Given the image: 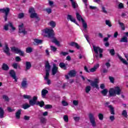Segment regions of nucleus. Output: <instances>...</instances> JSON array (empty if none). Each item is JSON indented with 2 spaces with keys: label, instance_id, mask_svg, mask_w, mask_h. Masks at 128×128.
Returning <instances> with one entry per match:
<instances>
[{
  "label": "nucleus",
  "instance_id": "f257e3e1",
  "mask_svg": "<svg viewBox=\"0 0 128 128\" xmlns=\"http://www.w3.org/2000/svg\"><path fill=\"white\" fill-rule=\"evenodd\" d=\"M44 33L46 34V38H52V42L56 44V46H60V42L56 40V38L54 37V31L52 29H50L46 28L44 30Z\"/></svg>",
  "mask_w": 128,
  "mask_h": 128
},
{
  "label": "nucleus",
  "instance_id": "f03ea898",
  "mask_svg": "<svg viewBox=\"0 0 128 128\" xmlns=\"http://www.w3.org/2000/svg\"><path fill=\"white\" fill-rule=\"evenodd\" d=\"M38 96H33L32 99L29 100V104H30L32 106H38L40 108H43L44 106V100L38 101Z\"/></svg>",
  "mask_w": 128,
  "mask_h": 128
},
{
  "label": "nucleus",
  "instance_id": "7ed1b4c3",
  "mask_svg": "<svg viewBox=\"0 0 128 128\" xmlns=\"http://www.w3.org/2000/svg\"><path fill=\"white\" fill-rule=\"evenodd\" d=\"M76 18L78 22H80L81 20L82 22L83 28L85 30H86V29L88 28V24H86V20L82 18V16L80 14V13H76Z\"/></svg>",
  "mask_w": 128,
  "mask_h": 128
},
{
  "label": "nucleus",
  "instance_id": "20e7f679",
  "mask_svg": "<svg viewBox=\"0 0 128 128\" xmlns=\"http://www.w3.org/2000/svg\"><path fill=\"white\" fill-rule=\"evenodd\" d=\"M10 10L9 8H0V12L5 14L4 16V22H8V16Z\"/></svg>",
  "mask_w": 128,
  "mask_h": 128
},
{
  "label": "nucleus",
  "instance_id": "39448f33",
  "mask_svg": "<svg viewBox=\"0 0 128 128\" xmlns=\"http://www.w3.org/2000/svg\"><path fill=\"white\" fill-rule=\"evenodd\" d=\"M11 51L12 52H15L16 54H19V56H24V52L20 50V49H18V48H16V46L11 47Z\"/></svg>",
  "mask_w": 128,
  "mask_h": 128
},
{
  "label": "nucleus",
  "instance_id": "423d86ee",
  "mask_svg": "<svg viewBox=\"0 0 128 128\" xmlns=\"http://www.w3.org/2000/svg\"><path fill=\"white\" fill-rule=\"evenodd\" d=\"M93 48V50L96 54L95 55V56L96 58H98V52L100 54H102L104 52V49L100 48V46H96L94 45L92 46Z\"/></svg>",
  "mask_w": 128,
  "mask_h": 128
},
{
  "label": "nucleus",
  "instance_id": "0eeeda50",
  "mask_svg": "<svg viewBox=\"0 0 128 128\" xmlns=\"http://www.w3.org/2000/svg\"><path fill=\"white\" fill-rule=\"evenodd\" d=\"M90 122L92 124V126L94 127L96 126V118H94V116L92 113H90L88 115Z\"/></svg>",
  "mask_w": 128,
  "mask_h": 128
},
{
  "label": "nucleus",
  "instance_id": "6e6552de",
  "mask_svg": "<svg viewBox=\"0 0 128 128\" xmlns=\"http://www.w3.org/2000/svg\"><path fill=\"white\" fill-rule=\"evenodd\" d=\"M45 68H46V74L47 76L50 74V64L48 60L45 62Z\"/></svg>",
  "mask_w": 128,
  "mask_h": 128
},
{
  "label": "nucleus",
  "instance_id": "1a4fd4ad",
  "mask_svg": "<svg viewBox=\"0 0 128 128\" xmlns=\"http://www.w3.org/2000/svg\"><path fill=\"white\" fill-rule=\"evenodd\" d=\"M108 104H110V102H106L105 104L106 106L110 108V110L111 114H114V107L112 106V105H108Z\"/></svg>",
  "mask_w": 128,
  "mask_h": 128
},
{
  "label": "nucleus",
  "instance_id": "9d476101",
  "mask_svg": "<svg viewBox=\"0 0 128 128\" xmlns=\"http://www.w3.org/2000/svg\"><path fill=\"white\" fill-rule=\"evenodd\" d=\"M19 28V32L20 34H23L26 35L28 34V32L24 28V24H22L18 26Z\"/></svg>",
  "mask_w": 128,
  "mask_h": 128
},
{
  "label": "nucleus",
  "instance_id": "9b49d317",
  "mask_svg": "<svg viewBox=\"0 0 128 128\" xmlns=\"http://www.w3.org/2000/svg\"><path fill=\"white\" fill-rule=\"evenodd\" d=\"M28 84L26 78H24L21 82L20 88H28Z\"/></svg>",
  "mask_w": 128,
  "mask_h": 128
},
{
  "label": "nucleus",
  "instance_id": "f8f14e48",
  "mask_svg": "<svg viewBox=\"0 0 128 128\" xmlns=\"http://www.w3.org/2000/svg\"><path fill=\"white\" fill-rule=\"evenodd\" d=\"M9 74H10V76L14 80L15 82H18V79H16V72H14V70H10Z\"/></svg>",
  "mask_w": 128,
  "mask_h": 128
},
{
  "label": "nucleus",
  "instance_id": "ddd939ff",
  "mask_svg": "<svg viewBox=\"0 0 128 128\" xmlns=\"http://www.w3.org/2000/svg\"><path fill=\"white\" fill-rule=\"evenodd\" d=\"M67 20H70V22H74V24H76V26H80V24H78V22H76V19H74L72 15L68 14L67 16Z\"/></svg>",
  "mask_w": 128,
  "mask_h": 128
},
{
  "label": "nucleus",
  "instance_id": "4468645a",
  "mask_svg": "<svg viewBox=\"0 0 128 128\" xmlns=\"http://www.w3.org/2000/svg\"><path fill=\"white\" fill-rule=\"evenodd\" d=\"M58 72V68L56 66V64H53V67L52 70V76H55Z\"/></svg>",
  "mask_w": 128,
  "mask_h": 128
},
{
  "label": "nucleus",
  "instance_id": "2eb2a0df",
  "mask_svg": "<svg viewBox=\"0 0 128 128\" xmlns=\"http://www.w3.org/2000/svg\"><path fill=\"white\" fill-rule=\"evenodd\" d=\"M4 52L6 54L7 56H10V48L8 47V44H5L4 48L3 49Z\"/></svg>",
  "mask_w": 128,
  "mask_h": 128
},
{
  "label": "nucleus",
  "instance_id": "dca6fc26",
  "mask_svg": "<svg viewBox=\"0 0 128 128\" xmlns=\"http://www.w3.org/2000/svg\"><path fill=\"white\" fill-rule=\"evenodd\" d=\"M68 46H74L77 50H80V45H78V44L74 42H70V43H68Z\"/></svg>",
  "mask_w": 128,
  "mask_h": 128
},
{
  "label": "nucleus",
  "instance_id": "f3484780",
  "mask_svg": "<svg viewBox=\"0 0 128 128\" xmlns=\"http://www.w3.org/2000/svg\"><path fill=\"white\" fill-rule=\"evenodd\" d=\"M100 68V64H97L94 66L93 68H91L90 70V72H96V70H98Z\"/></svg>",
  "mask_w": 128,
  "mask_h": 128
},
{
  "label": "nucleus",
  "instance_id": "a211bd4d",
  "mask_svg": "<svg viewBox=\"0 0 128 128\" xmlns=\"http://www.w3.org/2000/svg\"><path fill=\"white\" fill-rule=\"evenodd\" d=\"M114 91L115 92V96H120V92H122V90H120V88L119 86H116L114 88Z\"/></svg>",
  "mask_w": 128,
  "mask_h": 128
},
{
  "label": "nucleus",
  "instance_id": "6ab92c4d",
  "mask_svg": "<svg viewBox=\"0 0 128 128\" xmlns=\"http://www.w3.org/2000/svg\"><path fill=\"white\" fill-rule=\"evenodd\" d=\"M98 79H96V80H95L91 83V86L93 88H96L98 90V88H98Z\"/></svg>",
  "mask_w": 128,
  "mask_h": 128
},
{
  "label": "nucleus",
  "instance_id": "aec40b11",
  "mask_svg": "<svg viewBox=\"0 0 128 128\" xmlns=\"http://www.w3.org/2000/svg\"><path fill=\"white\" fill-rule=\"evenodd\" d=\"M20 114H22V109H19L15 114L16 118L17 120H20Z\"/></svg>",
  "mask_w": 128,
  "mask_h": 128
},
{
  "label": "nucleus",
  "instance_id": "412c9836",
  "mask_svg": "<svg viewBox=\"0 0 128 128\" xmlns=\"http://www.w3.org/2000/svg\"><path fill=\"white\" fill-rule=\"evenodd\" d=\"M30 68H32V64L30 62H26V68L25 70H30Z\"/></svg>",
  "mask_w": 128,
  "mask_h": 128
},
{
  "label": "nucleus",
  "instance_id": "4be33fe9",
  "mask_svg": "<svg viewBox=\"0 0 128 128\" xmlns=\"http://www.w3.org/2000/svg\"><path fill=\"white\" fill-rule=\"evenodd\" d=\"M109 96H116V94L114 92V88H110L109 90Z\"/></svg>",
  "mask_w": 128,
  "mask_h": 128
},
{
  "label": "nucleus",
  "instance_id": "5701e85b",
  "mask_svg": "<svg viewBox=\"0 0 128 128\" xmlns=\"http://www.w3.org/2000/svg\"><path fill=\"white\" fill-rule=\"evenodd\" d=\"M48 78H50V73H48V75L46 74V76L44 78V80H47V84H48V86H50V84L51 83V82H50V80L48 79Z\"/></svg>",
  "mask_w": 128,
  "mask_h": 128
},
{
  "label": "nucleus",
  "instance_id": "b1692460",
  "mask_svg": "<svg viewBox=\"0 0 128 128\" xmlns=\"http://www.w3.org/2000/svg\"><path fill=\"white\" fill-rule=\"evenodd\" d=\"M47 94H48V91L47 90L43 89L42 91V96L43 98H46V96Z\"/></svg>",
  "mask_w": 128,
  "mask_h": 128
},
{
  "label": "nucleus",
  "instance_id": "393cba45",
  "mask_svg": "<svg viewBox=\"0 0 128 128\" xmlns=\"http://www.w3.org/2000/svg\"><path fill=\"white\" fill-rule=\"evenodd\" d=\"M68 75L71 78H72V77H74V76H75L76 75V72L74 70H71L68 72Z\"/></svg>",
  "mask_w": 128,
  "mask_h": 128
},
{
  "label": "nucleus",
  "instance_id": "a878e982",
  "mask_svg": "<svg viewBox=\"0 0 128 128\" xmlns=\"http://www.w3.org/2000/svg\"><path fill=\"white\" fill-rule=\"evenodd\" d=\"M118 58L120 60H121L122 62H123V64H126V66L128 65V62L126 60L124 59V58H122V56L118 55Z\"/></svg>",
  "mask_w": 128,
  "mask_h": 128
},
{
  "label": "nucleus",
  "instance_id": "bb28decb",
  "mask_svg": "<svg viewBox=\"0 0 128 128\" xmlns=\"http://www.w3.org/2000/svg\"><path fill=\"white\" fill-rule=\"evenodd\" d=\"M2 70H10V67H8V64L4 63L2 66Z\"/></svg>",
  "mask_w": 128,
  "mask_h": 128
},
{
  "label": "nucleus",
  "instance_id": "cd10ccee",
  "mask_svg": "<svg viewBox=\"0 0 128 128\" xmlns=\"http://www.w3.org/2000/svg\"><path fill=\"white\" fill-rule=\"evenodd\" d=\"M59 66L61 68H63L64 70H67L66 66V64L64 62H60L59 64Z\"/></svg>",
  "mask_w": 128,
  "mask_h": 128
},
{
  "label": "nucleus",
  "instance_id": "c85d7f7f",
  "mask_svg": "<svg viewBox=\"0 0 128 128\" xmlns=\"http://www.w3.org/2000/svg\"><path fill=\"white\" fill-rule=\"evenodd\" d=\"M4 114V110L2 108L0 107V118H3Z\"/></svg>",
  "mask_w": 128,
  "mask_h": 128
},
{
  "label": "nucleus",
  "instance_id": "c756f323",
  "mask_svg": "<svg viewBox=\"0 0 128 128\" xmlns=\"http://www.w3.org/2000/svg\"><path fill=\"white\" fill-rule=\"evenodd\" d=\"M72 6V8H76V6H78V4L74 2V0H70Z\"/></svg>",
  "mask_w": 128,
  "mask_h": 128
},
{
  "label": "nucleus",
  "instance_id": "7c9ffc66",
  "mask_svg": "<svg viewBox=\"0 0 128 128\" xmlns=\"http://www.w3.org/2000/svg\"><path fill=\"white\" fill-rule=\"evenodd\" d=\"M30 106H32L30 104H28L27 103L22 105V108L24 110H27L28 108H30Z\"/></svg>",
  "mask_w": 128,
  "mask_h": 128
},
{
  "label": "nucleus",
  "instance_id": "2f4dec72",
  "mask_svg": "<svg viewBox=\"0 0 128 128\" xmlns=\"http://www.w3.org/2000/svg\"><path fill=\"white\" fill-rule=\"evenodd\" d=\"M120 42H128V37L124 36L120 40Z\"/></svg>",
  "mask_w": 128,
  "mask_h": 128
},
{
  "label": "nucleus",
  "instance_id": "473e14b6",
  "mask_svg": "<svg viewBox=\"0 0 128 128\" xmlns=\"http://www.w3.org/2000/svg\"><path fill=\"white\" fill-rule=\"evenodd\" d=\"M118 23L120 24V26L121 27L122 30H125L126 27L124 26V24L123 22H122L120 21H118Z\"/></svg>",
  "mask_w": 128,
  "mask_h": 128
},
{
  "label": "nucleus",
  "instance_id": "72a5a7b5",
  "mask_svg": "<svg viewBox=\"0 0 128 128\" xmlns=\"http://www.w3.org/2000/svg\"><path fill=\"white\" fill-rule=\"evenodd\" d=\"M108 52H109L110 56H114L116 54V51H114V49H109L108 50Z\"/></svg>",
  "mask_w": 128,
  "mask_h": 128
},
{
  "label": "nucleus",
  "instance_id": "f704fd0d",
  "mask_svg": "<svg viewBox=\"0 0 128 128\" xmlns=\"http://www.w3.org/2000/svg\"><path fill=\"white\" fill-rule=\"evenodd\" d=\"M105 22H106V26H108L109 28H112V22H110V20H106Z\"/></svg>",
  "mask_w": 128,
  "mask_h": 128
},
{
  "label": "nucleus",
  "instance_id": "c9c22d12",
  "mask_svg": "<svg viewBox=\"0 0 128 128\" xmlns=\"http://www.w3.org/2000/svg\"><path fill=\"white\" fill-rule=\"evenodd\" d=\"M101 94L104 96H106V94H108V89H104L102 91H101Z\"/></svg>",
  "mask_w": 128,
  "mask_h": 128
},
{
  "label": "nucleus",
  "instance_id": "e433bc0d",
  "mask_svg": "<svg viewBox=\"0 0 128 128\" xmlns=\"http://www.w3.org/2000/svg\"><path fill=\"white\" fill-rule=\"evenodd\" d=\"M26 54H30V52H32V47H28L26 48Z\"/></svg>",
  "mask_w": 128,
  "mask_h": 128
},
{
  "label": "nucleus",
  "instance_id": "4c0bfd02",
  "mask_svg": "<svg viewBox=\"0 0 128 128\" xmlns=\"http://www.w3.org/2000/svg\"><path fill=\"white\" fill-rule=\"evenodd\" d=\"M2 98L4 100L5 102H10V98L6 95H3Z\"/></svg>",
  "mask_w": 128,
  "mask_h": 128
},
{
  "label": "nucleus",
  "instance_id": "58836bf2",
  "mask_svg": "<svg viewBox=\"0 0 128 128\" xmlns=\"http://www.w3.org/2000/svg\"><path fill=\"white\" fill-rule=\"evenodd\" d=\"M50 26H52L53 28H56V22H54V21L50 22Z\"/></svg>",
  "mask_w": 128,
  "mask_h": 128
},
{
  "label": "nucleus",
  "instance_id": "ea45409f",
  "mask_svg": "<svg viewBox=\"0 0 128 128\" xmlns=\"http://www.w3.org/2000/svg\"><path fill=\"white\" fill-rule=\"evenodd\" d=\"M122 114L124 118H128V112H126V110H124L122 112Z\"/></svg>",
  "mask_w": 128,
  "mask_h": 128
},
{
  "label": "nucleus",
  "instance_id": "a19ab883",
  "mask_svg": "<svg viewBox=\"0 0 128 128\" xmlns=\"http://www.w3.org/2000/svg\"><path fill=\"white\" fill-rule=\"evenodd\" d=\"M23 98L25 100H30V98H32V96L30 95L24 94L23 96Z\"/></svg>",
  "mask_w": 128,
  "mask_h": 128
},
{
  "label": "nucleus",
  "instance_id": "79ce46f5",
  "mask_svg": "<svg viewBox=\"0 0 128 128\" xmlns=\"http://www.w3.org/2000/svg\"><path fill=\"white\" fill-rule=\"evenodd\" d=\"M90 90H91L90 86H88L86 88V94H88V92H90Z\"/></svg>",
  "mask_w": 128,
  "mask_h": 128
},
{
  "label": "nucleus",
  "instance_id": "37998d69",
  "mask_svg": "<svg viewBox=\"0 0 128 128\" xmlns=\"http://www.w3.org/2000/svg\"><path fill=\"white\" fill-rule=\"evenodd\" d=\"M40 122H41V124H46V118H44V117H40Z\"/></svg>",
  "mask_w": 128,
  "mask_h": 128
},
{
  "label": "nucleus",
  "instance_id": "c03bdc74",
  "mask_svg": "<svg viewBox=\"0 0 128 128\" xmlns=\"http://www.w3.org/2000/svg\"><path fill=\"white\" fill-rule=\"evenodd\" d=\"M34 42H36V44H42V40L34 39Z\"/></svg>",
  "mask_w": 128,
  "mask_h": 128
},
{
  "label": "nucleus",
  "instance_id": "a18cd8bd",
  "mask_svg": "<svg viewBox=\"0 0 128 128\" xmlns=\"http://www.w3.org/2000/svg\"><path fill=\"white\" fill-rule=\"evenodd\" d=\"M37 16H38V14L36 13V12L32 13L30 14V18H36Z\"/></svg>",
  "mask_w": 128,
  "mask_h": 128
},
{
  "label": "nucleus",
  "instance_id": "49530a36",
  "mask_svg": "<svg viewBox=\"0 0 128 128\" xmlns=\"http://www.w3.org/2000/svg\"><path fill=\"white\" fill-rule=\"evenodd\" d=\"M98 118L100 120H104V114L102 113H100L98 115Z\"/></svg>",
  "mask_w": 128,
  "mask_h": 128
},
{
  "label": "nucleus",
  "instance_id": "de8ad7c7",
  "mask_svg": "<svg viewBox=\"0 0 128 128\" xmlns=\"http://www.w3.org/2000/svg\"><path fill=\"white\" fill-rule=\"evenodd\" d=\"M7 24H8V26H10L13 30H16V28L14 27V25L12 24V23L9 22Z\"/></svg>",
  "mask_w": 128,
  "mask_h": 128
},
{
  "label": "nucleus",
  "instance_id": "09e8293b",
  "mask_svg": "<svg viewBox=\"0 0 128 128\" xmlns=\"http://www.w3.org/2000/svg\"><path fill=\"white\" fill-rule=\"evenodd\" d=\"M45 108L46 110H50V108H52V106L51 104H46L45 106Z\"/></svg>",
  "mask_w": 128,
  "mask_h": 128
},
{
  "label": "nucleus",
  "instance_id": "8fccbe9b",
  "mask_svg": "<svg viewBox=\"0 0 128 128\" xmlns=\"http://www.w3.org/2000/svg\"><path fill=\"white\" fill-rule=\"evenodd\" d=\"M63 118L66 122H68V115H64L63 117Z\"/></svg>",
  "mask_w": 128,
  "mask_h": 128
},
{
  "label": "nucleus",
  "instance_id": "3c124183",
  "mask_svg": "<svg viewBox=\"0 0 128 128\" xmlns=\"http://www.w3.org/2000/svg\"><path fill=\"white\" fill-rule=\"evenodd\" d=\"M62 104L64 106H68V102H66V100H62Z\"/></svg>",
  "mask_w": 128,
  "mask_h": 128
},
{
  "label": "nucleus",
  "instance_id": "603ef678",
  "mask_svg": "<svg viewBox=\"0 0 128 128\" xmlns=\"http://www.w3.org/2000/svg\"><path fill=\"white\" fill-rule=\"evenodd\" d=\"M24 16V13H20L18 14V18H22Z\"/></svg>",
  "mask_w": 128,
  "mask_h": 128
},
{
  "label": "nucleus",
  "instance_id": "864d4df0",
  "mask_svg": "<svg viewBox=\"0 0 128 128\" xmlns=\"http://www.w3.org/2000/svg\"><path fill=\"white\" fill-rule=\"evenodd\" d=\"M29 13L30 14H34V8H29Z\"/></svg>",
  "mask_w": 128,
  "mask_h": 128
},
{
  "label": "nucleus",
  "instance_id": "5fc2aeb1",
  "mask_svg": "<svg viewBox=\"0 0 128 128\" xmlns=\"http://www.w3.org/2000/svg\"><path fill=\"white\" fill-rule=\"evenodd\" d=\"M118 8L120 10H121L122 8H124V4L122 3L119 4L118 6Z\"/></svg>",
  "mask_w": 128,
  "mask_h": 128
},
{
  "label": "nucleus",
  "instance_id": "6e6d98bb",
  "mask_svg": "<svg viewBox=\"0 0 128 128\" xmlns=\"http://www.w3.org/2000/svg\"><path fill=\"white\" fill-rule=\"evenodd\" d=\"M109 80H110V82H112V84H114V77L110 76Z\"/></svg>",
  "mask_w": 128,
  "mask_h": 128
},
{
  "label": "nucleus",
  "instance_id": "4d7b16f0",
  "mask_svg": "<svg viewBox=\"0 0 128 128\" xmlns=\"http://www.w3.org/2000/svg\"><path fill=\"white\" fill-rule=\"evenodd\" d=\"M51 48V50H52V52H56V50H58V48H56L54 46H50Z\"/></svg>",
  "mask_w": 128,
  "mask_h": 128
},
{
  "label": "nucleus",
  "instance_id": "13d9d810",
  "mask_svg": "<svg viewBox=\"0 0 128 128\" xmlns=\"http://www.w3.org/2000/svg\"><path fill=\"white\" fill-rule=\"evenodd\" d=\"M15 60L16 62H20V61H22V58H20V56H17L15 58Z\"/></svg>",
  "mask_w": 128,
  "mask_h": 128
},
{
  "label": "nucleus",
  "instance_id": "bf43d9fd",
  "mask_svg": "<svg viewBox=\"0 0 128 128\" xmlns=\"http://www.w3.org/2000/svg\"><path fill=\"white\" fill-rule=\"evenodd\" d=\"M60 55L62 54V56H66L68 54V52H61L60 53Z\"/></svg>",
  "mask_w": 128,
  "mask_h": 128
},
{
  "label": "nucleus",
  "instance_id": "052dcab7",
  "mask_svg": "<svg viewBox=\"0 0 128 128\" xmlns=\"http://www.w3.org/2000/svg\"><path fill=\"white\" fill-rule=\"evenodd\" d=\"M30 117L28 116H24V120H30Z\"/></svg>",
  "mask_w": 128,
  "mask_h": 128
},
{
  "label": "nucleus",
  "instance_id": "680f3d73",
  "mask_svg": "<svg viewBox=\"0 0 128 128\" xmlns=\"http://www.w3.org/2000/svg\"><path fill=\"white\" fill-rule=\"evenodd\" d=\"M46 12H48V14H52V10L50 8H46L45 9Z\"/></svg>",
  "mask_w": 128,
  "mask_h": 128
},
{
  "label": "nucleus",
  "instance_id": "e2e57ef3",
  "mask_svg": "<svg viewBox=\"0 0 128 128\" xmlns=\"http://www.w3.org/2000/svg\"><path fill=\"white\" fill-rule=\"evenodd\" d=\"M73 104L74 106H78V101L76 100H73Z\"/></svg>",
  "mask_w": 128,
  "mask_h": 128
},
{
  "label": "nucleus",
  "instance_id": "0e129e2a",
  "mask_svg": "<svg viewBox=\"0 0 128 128\" xmlns=\"http://www.w3.org/2000/svg\"><path fill=\"white\" fill-rule=\"evenodd\" d=\"M12 66L16 70L18 69V64L16 63H14L12 64Z\"/></svg>",
  "mask_w": 128,
  "mask_h": 128
},
{
  "label": "nucleus",
  "instance_id": "69168bd1",
  "mask_svg": "<svg viewBox=\"0 0 128 128\" xmlns=\"http://www.w3.org/2000/svg\"><path fill=\"white\" fill-rule=\"evenodd\" d=\"M106 88V86L104 84H102L100 85V88L101 90H104V88Z\"/></svg>",
  "mask_w": 128,
  "mask_h": 128
},
{
  "label": "nucleus",
  "instance_id": "338daca9",
  "mask_svg": "<svg viewBox=\"0 0 128 128\" xmlns=\"http://www.w3.org/2000/svg\"><path fill=\"white\" fill-rule=\"evenodd\" d=\"M110 120H111V122H114V120H115L114 116H110Z\"/></svg>",
  "mask_w": 128,
  "mask_h": 128
},
{
  "label": "nucleus",
  "instance_id": "774afa93",
  "mask_svg": "<svg viewBox=\"0 0 128 128\" xmlns=\"http://www.w3.org/2000/svg\"><path fill=\"white\" fill-rule=\"evenodd\" d=\"M74 120H75V122H78V120H80V117L74 116Z\"/></svg>",
  "mask_w": 128,
  "mask_h": 128
}]
</instances>
